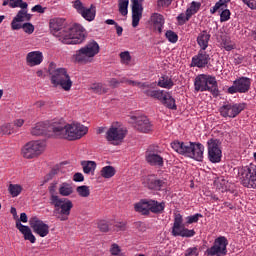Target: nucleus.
Here are the masks:
<instances>
[{
	"label": "nucleus",
	"mask_w": 256,
	"mask_h": 256,
	"mask_svg": "<svg viewBox=\"0 0 256 256\" xmlns=\"http://www.w3.org/2000/svg\"><path fill=\"white\" fill-rule=\"evenodd\" d=\"M49 25L54 37H58L59 41L65 45H81L85 41V28L80 24H74L67 30L65 29V19L53 18L50 20Z\"/></svg>",
	"instance_id": "1"
},
{
	"label": "nucleus",
	"mask_w": 256,
	"mask_h": 256,
	"mask_svg": "<svg viewBox=\"0 0 256 256\" xmlns=\"http://www.w3.org/2000/svg\"><path fill=\"white\" fill-rule=\"evenodd\" d=\"M48 191L50 194V205L54 207V217L58 221H69V215H71V209H73V202L57 195V181L50 183Z\"/></svg>",
	"instance_id": "2"
},
{
	"label": "nucleus",
	"mask_w": 256,
	"mask_h": 256,
	"mask_svg": "<svg viewBox=\"0 0 256 256\" xmlns=\"http://www.w3.org/2000/svg\"><path fill=\"white\" fill-rule=\"evenodd\" d=\"M47 73L53 87H59L60 89H63V91H71L73 80H71L67 68L59 67L55 62H51L48 66Z\"/></svg>",
	"instance_id": "3"
},
{
	"label": "nucleus",
	"mask_w": 256,
	"mask_h": 256,
	"mask_svg": "<svg viewBox=\"0 0 256 256\" xmlns=\"http://www.w3.org/2000/svg\"><path fill=\"white\" fill-rule=\"evenodd\" d=\"M99 51H101L99 43H97L95 40H92L88 42L84 47H81L79 50H77L72 57L75 63H79L80 65H87L88 63H93V59H95L96 55H99Z\"/></svg>",
	"instance_id": "4"
},
{
	"label": "nucleus",
	"mask_w": 256,
	"mask_h": 256,
	"mask_svg": "<svg viewBox=\"0 0 256 256\" xmlns=\"http://www.w3.org/2000/svg\"><path fill=\"white\" fill-rule=\"evenodd\" d=\"M194 91L201 93L209 91L213 97H219V85L215 76L199 74L194 80Z\"/></svg>",
	"instance_id": "5"
},
{
	"label": "nucleus",
	"mask_w": 256,
	"mask_h": 256,
	"mask_svg": "<svg viewBox=\"0 0 256 256\" xmlns=\"http://www.w3.org/2000/svg\"><path fill=\"white\" fill-rule=\"evenodd\" d=\"M47 149V143L43 140H32L26 143L21 149V155L24 159H35L39 155H43Z\"/></svg>",
	"instance_id": "6"
},
{
	"label": "nucleus",
	"mask_w": 256,
	"mask_h": 256,
	"mask_svg": "<svg viewBox=\"0 0 256 256\" xmlns=\"http://www.w3.org/2000/svg\"><path fill=\"white\" fill-rule=\"evenodd\" d=\"M241 184L247 189H256V165L250 164L239 169Z\"/></svg>",
	"instance_id": "7"
},
{
	"label": "nucleus",
	"mask_w": 256,
	"mask_h": 256,
	"mask_svg": "<svg viewBox=\"0 0 256 256\" xmlns=\"http://www.w3.org/2000/svg\"><path fill=\"white\" fill-rule=\"evenodd\" d=\"M246 103L224 102L219 108L221 117L235 119L242 111H245Z\"/></svg>",
	"instance_id": "8"
},
{
	"label": "nucleus",
	"mask_w": 256,
	"mask_h": 256,
	"mask_svg": "<svg viewBox=\"0 0 256 256\" xmlns=\"http://www.w3.org/2000/svg\"><path fill=\"white\" fill-rule=\"evenodd\" d=\"M171 235L173 237H195V230L185 227L183 224V216L181 214H176L174 217V223L172 226Z\"/></svg>",
	"instance_id": "9"
},
{
	"label": "nucleus",
	"mask_w": 256,
	"mask_h": 256,
	"mask_svg": "<svg viewBox=\"0 0 256 256\" xmlns=\"http://www.w3.org/2000/svg\"><path fill=\"white\" fill-rule=\"evenodd\" d=\"M89 133V128L81 123L66 124V138L68 141H77Z\"/></svg>",
	"instance_id": "10"
},
{
	"label": "nucleus",
	"mask_w": 256,
	"mask_h": 256,
	"mask_svg": "<svg viewBox=\"0 0 256 256\" xmlns=\"http://www.w3.org/2000/svg\"><path fill=\"white\" fill-rule=\"evenodd\" d=\"M227 245H229V240H227V237L219 236L214 240L213 245L204 252V255L206 256L227 255Z\"/></svg>",
	"instance_id": "11"
},
{
	"label": "nucleus",
	"mask_w": 256,
	"mask_h": 256,
	"mask_svg": "<svg viewBox=\"0 0 256 256\" xmlns=\"http://www.w3.org/2000/svg\"><path fill=\"white\" fill-rule=\"evenodd\" d=\"M208 159L210 163H221L223 152L221 151V141L219 139H210L207 141Z\"/></svg>",
	"instance_id": "12"
},
{
	"label": "nucleus",
	"mask_w": 256,
	"mask_h": 256,
	"mask_svg": "<svg viewBox=\"0 0 256 256\" xmlns=\"http://www.w3.org/2000/svg\"><path fill=\"white\" fill-rule=\"evenodd\" d=\"M249 89H251V79L240 77L233 81V85L227 91L230 95H235V93H247Z\"/></svg>",
	"instance_id": "13"
},
{
	"label": "nucleus",
	"mask_w": 256,
	"mask_h": 256,
	"mask_svg": "<svg viewBox=\"0 0 256 256\" xmlns=\"http://www.w3.org/2000/svg\"><path fill=\"white\" fill-rule=\"evenodd\" d=\"M127 131L121 127L112 125L106 132V140L112 145H119L125 139Z\"/></svg>",
	"instance_id": "14"
},
{
	"label": "nucleus",
	"mask_w": 256,
	"mask_h": 256,
	"mask_svg": "<svg viewBox=\"0 0 256 256\" xmlns=\"http://www.w3.org/2000/svg\"><path fill=\"white\" fill-rule=\"evenodd\" d=\"M145 161L150 167L161 169L165 165V158L161 156V152L149 148L145 153Z\"/></svg>",
	"instance_id": "15"
},
{
	"label": "nucleus",
	"mask_w": 256,
	"mask_h": 256,
	"mask_svg": "<svg viewBox=\"0 0 256 256\" xmlns=\"http://www.w3.org/2000/svg\"><path fill=\"white\" fill-rule=\"evenodd\" d=\"M143 183L148 189H154V191H163L169 185L167 178H157L155 175L146 176Z\"/></svg>",
	"instance_id": "16"
},
{
	"label": "nucleus",
	"mask_w": 256,
	"mask_h": 256,
	"mask_svg": "<svg viewBox=\"0 0 256 256\" xmlns=\"http://www.w3.org/2000/svg\"><path fill=\"white\" fill-rule=\"evenodd\" d=\"M73 7L76 9L77 13H79L86 21L95 20L96 11L93 5H91L90 8H87L83 5L81 0H76L73 2Z\"/></svg>",
	"instance_id": "17"
},
{
	"label": "nucleus",
	"mask_w": 256,
	"mask_h": 256,
	"mask_svg": "<svg viewBox=\"0 0 256 256\" xmlns=\"http://www.w3.org/2000/svg\"><path fill=\"white\" fill-rule=\"evenodd\" d=\"M203 153H205V146H203V144L199 142H190L186 157L201 163L203 161Z\"/></svg>",
	"instance_id": "18"
},
{
	"label": "nucleus",
	"mask_w": 256,
	"mask_h": 256,
	"mask_svg": "<svg viewBox=\"0 0 256 256\" xmlns=\"http://www.w3.org/2000/svg\"><path fill=\"white\" fill-rule=\"evenodd\" d=\"M29 225L36 235L39 237H47L49 235V225L37 217L30 218Z\"/></svg>",
	"instance_id": "19"
},
{
	"label": "nucleus",
	"mask_w": 256,
	"mask_h": 256,
	"mask_svg": "<svg viewBox=\"0 0 256 256\" xmlns=\"http://www.w3.org/2000/svg\"><path fill=\"white\" fill-rule=\"evenodd\" d=\"M31 17L33 15L28 13L27 8H21L11 22L12 31H19L21 29V23L31 21Z\"/></svg>",
	"instance_id": "20"
},
{
	"label": "nucleus",
	"mask_w": 256,
	"mask_h": 256,
	"mask_svg": "<svg viewBox=\"0 0 256 256\" xmlns=\"http://www.w3.org/2000/svg\"><path fill=\"white\" fill-rule=\"evenodd\" d=\"M211 61V56L205 50H199L198 54L192 57L191 67H198V69H203L207 67Z\"/></svg>",
	"instance_id": "21"
},
{
	"label": "nucleus",
	"mask_w": 256,
	"mask_h": 256,
	"mask_svg": "<svg viewBox=\"0 0 256 256\" xmlns=\"http://www.w3.org/2000/svg\"><path fill=\"white\" fill-rule=\"evenodd\" d=\"M67 124L63 122H52L48 124V133H53L54 137H59L60 139L66 138Z\"/></svg>",
	"instance_id": "22"
},
{
	"label": "nucleus",
	"mask_w": 256,
	"mask_h": 256,
	"mask_svg": "<svg viewBox=\"0 0 256 256\" xmlns=\"http://www.w3.org/2000/svg\"><path fill=\"white\" fill-rule=\"evenodd\" d=\"M141 17H143V5L139 0H132V27H139Z\"/></svg>",
	"instance_id": "23"
},
{
	"label": "nucleus",
	"mask_w": 256,
	"mask_h": 256,
	"mask_svg": "<svg viewBox=\"0 0 256 256\" xmlns=\"http://www.w3.org/2000/svg\"><path fill=\"white\" fill-rule=\"evenodd\" d=\"M43 63V52L36 50L26 55V65L28 67H37Z\"/></svg>",
	"instance_id": "24"
},
{
	"label": "nucleus",
	"mask_w": 256,
	"mask_h": 256,
	"mask_svg": "<svg viewBox=\"0 0 256 256\" xmlns=\"http://www.w3.org/2000/svg\"><path fill=\"white\" fill-rule=\"evenodd\" d=\"M133 119H136L135 127L141 133H149V131L153 129V126L147 116L133 117Z\"/></svg>",
	"instance_id": "25"
},
{
	"label": "nucleus",
	"mask_w": 256,
	"mask_h": 256,
	"mask_svg": "<svg viewBox=\"0 0 256 256\" xmlns=\"http://www.w3.org/2000/svg\"><path fill=\"white\" fill-rule=\"evenodd\" d=\"M150 23L155 31L163 33L165 27V18L159 13H152L150 16Z\"/></svg>",
	"instance_id": "26"
},
{
	"label": "nucleus",
	"mask_w": 256,
	"mask_h": 256,
	"mask_svg": "<svg viewBox=\"0 0 256 256\" xmlns=\"http://www.w3.org/2000/svg\"><path fill=\"white\" fill-rule=\"evenodd\" d=\"M16 228L23 234L25 241H30L32 244L36 243L37 238H35V235L29 226L23 225L21 221H16Z\"/></svg>",
	"instance_id": "27"
},
{
	"label": "nucleus",
	"mask_w": 256,
	"mask_h": 256,
	"mask_svg": "<svg viewBox=\"0 0 256 256\" xmlns=\"http://www.w3.org/2000/svg\"><path fill=\"white\" fill-rule=\"evenodd\" d=\"M211 40V34L207 32V30H203L197 36V43L200 47V51H206L207 47H209V41Z\"/></svg>",
	"instance_id": "28"
},
{
	"label": "nucleus",
	"mask_w": 256,
	"mask_h": 256,
	"mask_svg": "<svg viewBox=\"0 0 256 256\" xmlns=\"http://www.w3.org/2000/svg\"><path fill=\"white\" fill-rule=\"evenodd\" d=\"M31 135L39 137L41 135H49V123L39 122L31 129Z\"/></svg>",
	"instance_id": "29"
},
{
	"label": "nucleus",
	"mask_w": 256,
	"mask_h": 256,
	"mask_svg": "<svg viewBox=\"0 0 256 256\" xmlns=\"http://www.w3.org/2000/svg\"><path fill=\"white\" fill-rule=\"evenodd\" d=\"M171 147L176 153H179V155H183L184 157H187V153L189 152L190 142L185 143L178 140H175L171 143Z\"/></svg>",
	"instance_id": "30"
},
{
	"label": "nucleus",
	"mask_w": 256,
	"mask_h": 256,
	"mask_svg": "<svg viewBox=\"0 0 256 256\" xmlns=\"http://www.w3.org/2000/svg\"><path fill=\"white\" fill-rule=\"evenodd\" d=\"M154 86H155V83H152L151 88L143 89L142 91L144 95H146V97H152V99H157L158 101H162L166 92L164 90H153Z\"/></svg>",
	"instance_id": "31"
},
{
	"label": "nucleus",
	"mask_w": 256,
	"mask_h": 256,
	"mask_svg": "<svg viewBox=\"0 0 256 256\" xmlns=\"http://www.w3.org/2000/svg\"><path fill=\"white\" fill-rule=\"evenodd\" d=\"M83 173L86 175H94L95 169H97V163L95 161L84 160L81 162Z\"/></svg>",
	"instance_id": "32"
},
{
	"label": "nucleus",
	"mask_w": 256,
	"mask_h": 256,
	"mask_svg": "<svg viewBox=\"0 0 256 256\" xmlns=\"http://www.w3.org/2000/svg\"><path fill=\"white\" fill-rule=\"evenodd\" d=\"M58 193L61 197H69L70 195H73V185L68 182H63L59 185Z\"/></svg>",
	"instance_id": "33"
},
{
	"label": "nucleus",
	"mask_w": 256,
	"mask_h": 256,
	"mask_svg": "<svg viewBox=\"0 0 256 256\" xmlns=\"http://www.w3.org/2000/svg\"><path fill=\"white\" fill-rule=\"evenodd\" d=\"M134 209L137 213H141L142 215H149V200H141L134 205Z\"/></svg>",
	"instance_id": "34"
},
{
	"label": "nucleus",
	"mask_w": 256,
	"mask_h": 256,
	"mask_svg": "<svg viewBox=\"0 0 256 256\" xmlns=\"http://www.w3.org/2000/svg\"><path fill=\"white\" fill-rule=\"evenodd\" d=\"M162 105H165L168 109H177V105L175 104V98L171 96V93L165 92L162 100H160Z\"/></svg>",
	"instance_id": "35"
},
{
	"label": "nucleus",
	"mask_w": 256,
	"mask_h": 256,
	"mask_svg": "<svg viewBox=\"0 0 256 256\" xmlns=\"http://www.w3.org/2000/svg\"><path fill=\"white\" fill-rule=\"evenodd\" d=\"M228 3H231V0H219L218 2H216L215 5L210 8L211 15H215L217 11L219 13L225 11V9H227Z\"/></svg>",
	"instance_id": "36"
},
{
	"label": "nucleus",
	"mask_w": 256,
	"mask_h": 256,
	"mask_svg": "<svg viewBox=\"0 0 256 256\" xmlns=\"http://www.w3.org/2000/svg\"><path fill=\"white\" fill-rule=\"evenodd\" d=\"M149 210L151 213L159 214L162 211H165V202L149 200Z\"/></svg>",
	"instance_id": "37"
},
{
	"label": "nucleus",
	"mask_w": 256,
	"mask_h": 256,
	"mask_svg": "<svg viewBox=\"0 0 256 256\" xmlns=\"http://www.w3.org/2000/svg\"><path fill=\"white\" fill-rule=\"evenodd\" d=\"M175 83L173 82V79L167 75H163L158 80V87H161L162 89H173V86Z\"/></svg>",
	"instance_id": "38"
},
{
	"label": "nucleus",
	"mask_w": 256,
	"mask_h": 256,
	"mask_svg": "<svg viewBox=\"0 0 256 256\" xmlns=\"http://www.w3.org/2000/svg\"><path fill=\"white\" fill-rule=\"evenodd\" d=\"M214 185H215L216 189H218V191H221L222 193H225V191H227V189H229V181H227L225 179V177H223V176L218 177L214 181Z\"/></svg>",
	"instance_id": "39"
},
{
	"label": "nucleus",
	"mask_w": 256,
	"mask_h": 256,
	"mask_svg": "<svg viewBox=\"0 0 256 256\" xmlns=\"http://www.w3.org/2000/svg\"><path fill=\"white\" fill-rule=\"evenodd\" d=\"M115 173H117V170H115V167H113V166H104L100 170V176L103 179H111V178L115 177Z\"/></svg>",
	"instance_id": "40"
},
{
	"label": "nucleus",
	"mask_w": 256,
	"mask_h": 256,
	"mask_svg": "<svg viewBox=\"0 0 256 256\" xmlns=\"http://www.w3.org/2000/svg\"><path fill=\"white\" fill-rule=\"evenodd\" d=\"M124 83H127V85H131L132 87H139V89H141L142 91L143 89H151V87H153V84L149 82H137V81L129 80L127 78H125Z\"/></svg>",
	"instance_id": "41"
},
{
	"label": "nucleus",
	"mask_w": 256,
	"mask_h": 256,
	"mask_svg": "<svg viewBox=\"0 0 256 256\" xmlns=\"http://www.w3.org/2000/svg\"><path fill=\"white\" fill-rule=\"evenodd\" d=\"M23 191V186L19 184H10L8 186V192L11 197H19Z\"/></svg>",
	"instance_id": "42"
},
{
	"label": "nucleus",
	"mask_w": 256,
	"mask_h": 256,
	"mask_svg": "<svg viewBox=\"0 0 256 256\" xmlns=\"http://www.w3.org/2000/svg\"><path fill=\"white\" fill-rule=\"evenodd\" d=\"M118 9L119 13L122 14L123 17L127 16L129 13V0H119Z\"/></svg>",
	"instance_id": "43"
},
{
	"label": "nucleus",
	"mask_w": 256,
	"mask_h": 256,
	"mask_svg": "<svg viewBox=\"0 0 256 256\" xmlns=\"http://www.w3.org/2000/svg\"><path fill=\"white\" fill-rule=\"evenodd\" d=\"M201 9V2L192 1L190 7L186 9V12L190 17H193Z\"/></svg>",
	"instance_id": "44"
},
{
	"label": "nucleus",
	"mask_w": 256,
	"mask_h": 256,
	"mask_svg": "<svg viewBox=\"0 0 256 256\" xmlns=\"http://www.w3.org/2000/svg\"><path fill=\"white\" fill-rule=\"evenodd\" d=\"M76 192L80 197H84V198L89 197L91 195V190L87 185L78 186L76 188Z\"/></svg>",
	"instance_id": "45"
},
{
	"label": "nucleus",
	"mask_w": 256,
	"mask_h": 256,
	"mask_svg": "<svg viewBox=\"0 0 256 256\" xmlns=\"http://www.w3.org/2000/svg\"><path fill=\"white\" fill-rule=\"evenodd\" d=\"M9 3L12 9H16L17 7H20V9H27V7H29V4L23 2V0H10Z\"/></svg>",
	"instance_id": "46"
},
{
	"label": "nucleus",
	"mask_w": 256,
	"mask_h": 256,
	"mask_svg": "<svg viewBox=\"0 0 256 256\" xmlns=\"http://www.w3.org/2000/svg\"><path fill=\"white\" fill-rule=\"evenodd\" d=\"M199 219H203V214L196 213L186 217V225H193V223H199Z\"/></svg>",
	"instance_id": "47"
},
{
	"label": "nucleus",
	"mask_w": 256,
	"mask_h": 256,
	"mask_svg": "<svg viewBox=\"0 0 256 256\" xmlns=\"http://www.w3.org/2000/svg\"><path fill=\"white\" fill-rule=\"evenodd\" d=\"M165 37L169 43H177V41H179V36L177 33L173 32V30L166 31Z\"/></svg>",
	"instance_id": "48"
},
{
	"label": "nucleus",
	"mask_w": 256,
	"mask_h": 256,
	"mask_svg": "<svg viewBox=\"0 0 256 256\" xmlns=\"http://www.w3.org/2000/svg\"><path fill=\"white\" fill-rule=\"evenodd\" d=\"M17 129L13 126V124H4L1 126V132L3 135H11V133H15Z\"/></svg>",
	"instance_id": "49"
},
{
	"label": "nucleus",
	"mask_w": 256,
	"mask_h": 256,
	"mask_svg": "<svg viewBox=\"0 0 256 256\" xmlns=\"http://www.w3.org/2000/svg\"><path fill=\"white\" fill-rule=\"evenodd\" d=\"M121 83H125V77L121 78L120 80L117 78H110L108 80V85L112 89H117V87H119L121 85Z\"/></svg>",
	"instance_id": "50"
},
{
	"label": "nucleus",
	"mask_w": 256,
	"mask_h": 256,
	"mask_svg": "<svg viewBox=\"0 0 256 256\" xmlns=\"http://www.w3.org/2000/svg\"><path fill=\"white\" fill-rule=\"evenodd\" d=\"M109 225V221L107 220H99L97 223V227L102 233H107L109 231Z\"/></svg>",
	"instance_id": "51"
},
{
	"label": "nucleus",
	"mask_w": 256,
	"mask_h": 256,
	"mask_svg": "<svg viewBox=\"0 0 256 256\" xmlns=\"http://www.w3.org/2000/svg\"><path fill=\"white\" fill-rule=\"evenodd\" d=\"M120 59L123 65H129V63H131V54L129 53V51L121 52Z\"/></svg>",
	"instance_id": "52"
},
{
	"label": "nucleus",
	"mask_w": 256,
	"mask_h": 256,
	"mask_svg": "<svg viewBox=\"0 0 256 256\" xmlns=\"http://www.w3.org/2000/svg\"><path fill=\"white\" fill-rule=\"evenodd\" d=\"M189 19H191V16L187 13V11L177 16V21L179 25H185V23H187Z\"/></svg>",
	"instance_id": "53"
},
{
	"label": "nucleus",
	"mask_w": 256,
	"mask_h": 256,
	"mask_svg": "<svg viewBox=\"0 0 256 256\" xmlns=\"http://www.w3.org/2000/svg\"><path fill=\"white\" fill-rule=\"evenodd\" d=\"M21 29H23L24 33H27V35H33L35 26L31 23H24L23 25L21 24Z\"/></svg>",
	"instance_id": "54"
},
{
	"label": "nucleus",
	"mask_w": 256,
	"mask_h": 256,
	"mask_svg": "<svg viewBox=\"0 0 256 256\" xmlns=\"http://www.w3.org/2000/svg\"><path fill=\"white\" fill-rule=\"evenodd\" d=\"M229 19H231V10L226 8L220 12V21L221 23H225V21H229Z\"/></svg>",
	"instance_id": "55"
},
{
	"label": "nucleus",
	"mask_w": 256,
	"mask_h": 256,
	"mask_svg": "<svg viewBox=\"0 0 256 256\" xmlns=\"http://www.w3.org/2000/svg\"><path fill=\"white\" fill-rule=\"evenodd\" d=\"M92 89L96 93H107V88L101 83L93 84Z\"/></svg>",
	"instance_id": "56"
},
{
	"label": "nucleus",
	"mask_w": 256,
	"mask_h": 256,
	"mask_svg": "<svg viewBox=\"0 0 256 256\" xmlns=\"http://www.w3.org/2000/svg\"><path fill=\"white\" fill-rule=\"evenodd\" d=\"M222 47L225 49V51H233V49H235V44H233V42L230 40H223Z\"/></svg>",
	"instance_id": "57"
},
{
	"label": "nucleus",
	"mask_w": 256,
	"mask_h": 256,
	"mask_svg": "<svg viewBox=\"0 0 256 256\" xmlns=\"http://www.w3.org/2000/svg\"><path fill=\"white\" fill-rule=\"evenodd\" d=\"M184 256H199V249L197 247L188 248Z\"/></svg>",
	"instance_id": "58"
},
{
	"label": "nucleus",
	"mask_w": 256,
	"mask_h": 256,
	"mask_svg": "<svg viewBox=\"0 0 256 256\" xmlns=\"http://www.w3.org/2000/svg\"><path fill=\"white\" fill-rule=\"evenodd\" d=\"M110 254L113 256H117L119 254H121V247H119L117 244H112L110 246Z\"/></svg>",
	"instance_id": "59"
},
{
	"label": "nucleus",
	"mask_w": 256,
	"mask_h": 256,
	"mask_svg": "<svg viewBox=\"0 0 256 256\" xmlns=\"http://www.w3.org/2000/svg\"><path fill=\"white\" fill-rule=\"evenodd\" d=\"M73 181H75V183H83L85 176H83V173L77 172L73 175Z\"/></svg>",
	"instance_id": "60"
},
{
	"label": "nucleus",
	"mask_w": 256,
	"mask_h": 256,
	"mask_svg": "<svg viewBox=\"0 0 256 256\" xmlns=\"http://www.w3.org/2000/svg\"><path fill=\"white\" fill-rule=\"evenodd\" d=\"M173 0H157L158 7H169Z\"/></svg>",
	"instance_id": "61"
},
{
	"label": "nucleus",
	"mask_w": 256,
	"mask_h": 256,
	"mask_svg": "<svg viewBox=\"0 0 256 256\" xmlns=\"http://www.w3.org/2000/svg\"><path fill=\"white\" fill-rule=\"evenodd\" d=\"M31 11L32 13H45V8H43V6L38 4L32 7Z\"/></svg>",
	"instance_id": "62"
},
{
	"label": "nucleus",
	"mask_w": 256,
	"mask_h": 256,
	"mask_svg": "<svg viewBox=\"0 0 256 256\" xmlns=\"http://www.w3.org/2000/svg\"><path fill=\"white\" fill-rule=\"evenodd\" d=\"M242 2L249 7V9H255L256 8V2L255 0H242Z\"/></svg>",
	"instance_id": "63"
},
{
	"label": "nucleus",
	"mask_w": 256,
	"mask_h": 256,
	"mask_svg": "<svg viewBox=\"0 0 256 256\" xmlns=\"http://www.w3.org/2000/svg\"><path fill=\"white\" fill-rule=\"evenodd\" d=\"M24 123H25V120L17 119V120L14 121V126L13 127H14V129H19V127H23Z\"/></svg>",
	"instance_id": "64"
}]
</instances>
